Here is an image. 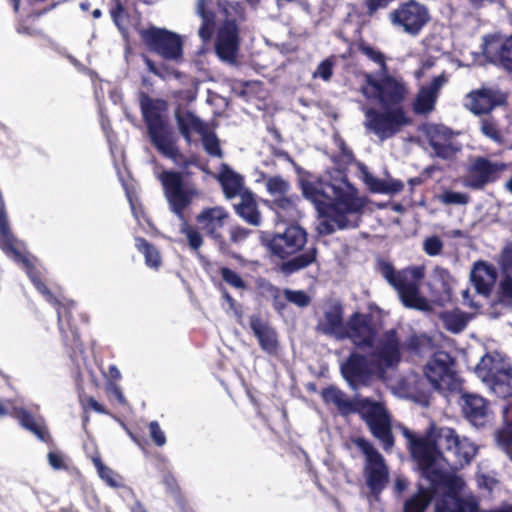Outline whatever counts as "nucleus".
<instances>
[{
  "label": "nucleus",
  "mask_w": 512,
  "mask_h": 512,
  "mask_svg": "<svg viewBox=\"0 0 512 512\" xmlns=\"http://www.w3.org/2000/svg\"><path fill=\"white\" fill-rule=\"evenodd\" d=\"M185 175L190 173L163 170L158 175V180L169 210L180 221L179 232L185 236L189 249L198 252L203 246L202 231L222 256L235 260L241 259L239 249L252 234V230L235 224L229 227L228 236H226L224 228L230 220V214L222 206L203 208L195 217L197 226L191 224L186 210L200 196V190L194 183L185 181Z\"/></svg>",
  "instance_id": "1"
},
{
  "label": "nucleus",
  "mask_w": 512,
  "mask_h": 512,
  "mask_svg": "<svg viewBox=\"0 0 512 512\" xmlns=\"http://www.w3.org/2000/svg\"><path fill=\"white\" fill-rule=\"evenodd\" d=\"M300 189L303 196L315 205L320 216L324 218L317 226L320 235H331L335 232V225L340 230L358 227L359 221H349L347 214L362 213L366 202L358 196L357 188L346 178L334 182L322 179L315 182L301 180Z\"/></svg>",
  "instance_id": "2"
},
{
  "label": "nucleus",
  "mask_w": 512,
  "mask_h": 512,
  "mask_svg": "<svg viewBox=\"0 0 512 512\" xmlns=\"http://www.w3.org/2000/svg\"><path fill=\"white\" fill-rule=\"evenodd\" d=\"M271 259H277V271L289 277L317 263L319 250L316 245L305 249L307 231L296 223L287 224L282 231H261L259 236Z\"/></svg>",
  "instance_id": "3"
},
{
  "label": "nucleus",
  "mask_w": 512,
  "mask_h": 512,
  "mask_svg": "<svg viewBox=\"0 0 512 512\" xmlns=\"http://www.w3.org/2000/svg\"><path fill=\"white\" fill-rule=\"evenodd\" d=\"M138 101L151 145L183 169L196 165V157H186L177 145V137L168 116V102L153 98L143 91L139 93Z\"/></svg>",
  "instance_id": "4"
},
{
  "label": "nucleus",
  "mask_w": 512,
  "mask_h": 512,
  "mask_svg": "<svg viewBox=\"0 0 512 512\" xmlns=\"http://www.w3.org/2000/svg\"><path fill=\"white\" fill-rule=\"evenodd\" d=\"M379 271L386 281L397 291L406 308L419 311L430 310V305L420 293L421 281L425 277L423 266H410L397 271L390 262L379 263Z\"/></svg>",
  "instance_id": "5"
},
{
  "label": "nucleus",
  "mask_w": 512,
  "mask_h": 512,
  "mask_svg": "<svg viewBox=\"0 0 512 512\" xmlns=\"http://www.w3.org/2000/svg\"><path fill=\"white\" fill-rule=\"evenodd\" d=\"M403 435L408 440V449L421 476L432 486H442L446 482V475L436 466L441 451L435 439V424H431L423 436H416L407 428L403 429Z\"/></svg>",
  "instance_id": "6"
},
{
  "label": "nucleus",
  "mask_w": 512,
  "mask_h": 512,
  "mask_svg": "<svg viewBox=\"0 0 512 512\" xmlns=\"http://www.w3.org/2000/svg\"><path fill=\"white\" fill-rule=\"evenodd\" d=\"M363 79L360 92L366 99L378 102L382 108L404 107L409 87L402 76L392 75L388 69L377 73V77L364 72Z\"/></svg>",
  "instance_id": "7"
},
{
  "label": "nucleus",
  "mask_w": 512,
  "mask_h": 512,
  "mask_svg": "<svg viewBox=\"0 0 512 512\" xmlns=\"http://www.w3.org/2000/svg\"><path fill=\"white\" fill-rule=\"evenodd\" d=\"M477 377L502 400L512 399V365L486 354L475 368Z\"/></svg>",
  "instance_id": "8"
},
{
  "label": "nucleus",
  "mask_w": 512,
  "mask_h": 512,
  "mask_svg": "<svg viewBox=\"0 0 512 512\" xmlns=\"http://www.w3.org/2000/svg\"><path fill=\"white\" fill-rule=\"evenodd\" d=\"M357 412L366 423L372 436L377 439L385 452H390L395 444L391 418L383 404L368 398L358 402Z\"/></svg>",
  "instance_id": "9"
},
{
  "label": "nucleus",
  "mask_w": 512,
  "mask_h": 512,
  "mask_svg": "<svg viewBox=\"0 0 512 512\" xmlns=\"http://www.w3.org/2000/svg\"><path fill=\"white\" fill-rule=\"evenodd\" d=\"M350 443L365 457L363 474L366 485L374 495L380 494L389 481V469L382 454L364 437H352Z\"/></svg>",
  "instance_id": "10"
},
{
  "label": "nucleus",
  "mask_w": 512,
  "mask_h": 512,
  "mask_svg": "<svg viewBox=\"0 0 512 512\" xmlns=\"http://www.w3.org/2000/svg\"><path fill=\"white\" fill-rule=\"evenodd\" d=\"M365 117L366 127L381 140L394 137L403 127L412 123L404 107L383 108L382 111L369 108Z\"/></svg>",
  "instance_id": "11"
},
{
  "label": "nucleus",
  "mask_w": 512,
  "mask_h": 512,
  "mask_svg": "<svg viewBox=\"0 0 512 512\" xmlns=\"http://www.w3.org/2000/svg\"><path fill=\"white\" fill-rule=\"evenodd\" d=\"M139 35L150 52L165 60L180 62L183 59V40L177 33L151 26L140 30Z\"/></svg>",
  "instance_id": "12"
},
{
  "label": "nucleus",
  "mask_w": 512,
  "mask_h": 512,
  "mask_svg": "<svg viewBox=\"0 0 512 512\" xmlns=\"http://www.w3.org/2000/svg\"><path fill=\"white\" fill-rule=\"evenodd\" d=\"M510 167V163L477 156L468 166L463 185L471 190H483L487 185L497 182Z\"/></svg>",
  "instance_id": "13"
},
{
  "label": "nucleus",
  "mask_w": 512,
  "mask_h": 512,
  "mask_svg": "<svg viewBox=\"0 0 512 512\" xmlns=\"http://www.w3.org/2000/svg\"><path fill=\"white\" fill-rule=\"evenodd\" d=\"M394 26L400 27L411 36H417L430 20L428 8L415 0L401 3L390 14Z\"/></svg>",
  "instance_id": "14"
},
{
  "label": "nucleus",
  "mask_w": 512,
  "mask_h": 512,
  "mask_svg": "<svg viewBox=\"0 0 512 512\" xmlns=\"http://www.w3.org/2000/svg\"><path fill=\"white\" fill-rule=\"evenodd\" d=\"M378 335V326L371 313L354 312L346 322L343 339H350L358 348H372Z\"/></svg>",
  "instance_id": "15"
},
{
  "label": "nucleus",
  "mask_w": 512,
  "mask_h": 512,
  "mask_svg": "<svg viewBox=\"0 0 512 512\" xmlns=\"http://www.w3.org/2000/svg\"><path fill=\"white\" fill-rule=\"evenodd\" d=\"M452 359L447 353L435 354L425 365L424 374L436 390H451L455 373L451 368Z\"/></svg>",
  "instance_id": "16"
},
{
  "label": "nucleus",
  "mask_w": 512,
  "mask_h": 512,
  "mask_svg": "<svg viewBox=\"0 0 512 512\" xmlns=\"http://www.w3.org/2000/svg\"><path fill=\"white\" fill-rule=\"evenodd\" d=\"M460 406L465 419L476 427H484L492 414L490 401L477 393L462 392Z\"/></svg>",
  "instance_id": "17"
},
{
  "label": "nucleus",
  "mask_w": 512,
  "mask_h": 512,
  "mask_svg": "<svg viewBox=\"0 0 512 512\" xmlns=\"http://www.w3.org/2000/svg\"><path fill=\"white\" fill-rule=\"evenodd\" d=\"M249 327L262 351L270 355L277 353L279 349L278 332L268 317L261 313L251 314Z\"/></svg>",
  "instance_id": "18"
},
{
  "label": "nucleus",
  "mask_w": 512,
  "mask_h": 512,
  "mask_svg": "<svg viewBox=\"0 0 512 512\" xmlns=\"http://www.w3.org/2000/svg\"><path fill=\"white\" fill-rule=\"evenodd\" d=\"M340 370L343 378L354 388L366 385L373 374L367 357L358 352L350 353L341 364Z\"/></svg>",
  "instance_id": "19"
},
{
  "label": "nucleus",
  "mask_w": 512,
  "mask_h": 512,
  "mask_svg": "<svg viewBox=\"0 0 512 512\" xmlns=\"http://www.w3.org/2000/svg\"><path fill=\"white\" fill-rule=\"evenodd\" d=\"M75 304H60L57 309L58 325L63 343L74 352L80 350L82 341L74 315Z\"/></svg>",
  "instance_id": "20"
},
{
  "label": "nucleus",
  "mask_w": 512,
  "mask_h": 512,
  "mask_svg": "<svg viewBox=\"0 0 512 512\" xmlns=\"http://www.w3.org/2000/svg\"><path fill=\"white\" fill-rule=\"evenodd\" d=\"M398 332L392 328L386 330L378 341L375 349V356L379 362L387 368L395 367L401 362L402 354Z\"/></svg>",
  "instance_id": "21"
},
{
  "label": "nucleus",
  "mask_w": 512,
  "mask_h": 512,
  "mask_svg": "<svg viewBox=\"0 0 512 512\" xmlns=\"http://www.w3.org/2000/svg\"><path fill=\"white\" fill-rule=\"evenodd\" d=\"M466 107L475 115L489 114L505 102L503 95L491 88L473 90L467 95Z\"/></svg>",
  "instance_id": "22"
},
{
  "label": "nucleus",
  "mask_w": 512,
  "mask_h": 512,
  "mask_svg": "<svg viewBox=\"0 0 512 512\" xmlns=\"http://www.w3.org/2000/svg\"><path fill=\"white\" fill-rule=\"evenodd\" d=\"M344 310L340 302H334L325 309L323 318L316 325V331L342 340L345 331Z\"/></svg>",
  "instance_id": "23"
},
{
  "label": "nucleus",
  "mask_w": 512,
  "mask_h": 512,
  "mask_svg": "<svg viewBox=\"0 0 512 512\" xmlns=\"http://www.w3.org/2000/svg\"><path fill=\"white\" fill-rule=\"evenodd\" d=\"M483 53L490 63L512 74V34L500 43L487 42Z\"/></svg>",
  "instance_id": "24"
},
{
  "label": "nucleus",
  "mask_w": 512,
  "mask_h": 512,
  "mask_svg": "<svg viewBox=\"0 0 512 512\" xmlns=\"http://www.w3.org/2000/svg\"><path fill=\"white\" fill-rule=\"evenodd\" d=\"M9 416L17 420L21 427L34 434L39 440L46 443L51 441L43 418H36L29 410L21 406H13Z\"/></svg>",
  "instance_id": "25"
},
{
  "label": "nucleus",
  "mask_w": 512,
  "mask_h": 512,
  "mask_svg": "<svg viewBox=\"0 0 512 512\" xmlns=\"http://www.w3.org/2000/svg\"><path fill=\"white\" fill-rule=\"evenodd\" d=\"M239 45L238 28L235 23H228L218 32L215 50L220 59L234 61Z\"/></svg>",
  "instance_id": "26"
},
{
  "label": "nucleus",
  "mask_w": 512,
  "mask_h": 512,
  "mask_svg": "<svg viewBox=\"0 0 512 512\" xmlns=\"http://www.w3.org/2000/svg\"><path fill=\"white\" fill-rule=\"evenodd\" d=\"M299 200V196L287 194L272 200H265L264 203L276 214L278 220L289 224L296 222L301 216L298 209Z\"/></svg>",
  "instance_id": "27"
},
{
  "label": "nucleus",
  "mask_w": 512,
  "mask_h": 512,
  "mask_svg": "<svg viewBox=\"0 0 512 512\" xmlns=\"http://www.w3.org/2000/svg\"><path fill=\"white\" fill-rule=\"evenodd\" d=\"M496 277L495 268L485 261L475 262L470 273V281L476 292L485 296L491 293Z\"/></svg>",
  "instance_id": "28"
},
{
  "label": "nucleus",
  "mask_w": 512,
  "mask_h": 512,
  "mask_svg": "<svg viewBox=\"0 0 512 512\" xmlns=\"http://www.w3.org/2000/svg\"><path fill=\"white\" fill-rule=\"evenodd\" d=\"M217 180L221 185L225 198L229 200L237 196L241 197L245 190H249L244 187V177L227 164H222Z\"/></svg>",
  "instance_id": "29"
},
{
  "label": "nucleus",
  "mask_w": 512,
  "mask_h": 512,
  "mask_svg": "<svg viewBox=\"0 0 512 512\" xmlns=\"http://www.w3.org/2000/svg\"><path fill=\"white\" fill-rule=\"evenodd\" d=\"M490 314L499 317L506 312H512V275H502L498 283L495 299L490 305Z\"/></svg>",
  "instance_id": "30"
},
{
  "label": "nucleus",
  "mask_w": 512,
  "mask_h": 512,
  "mask_svg": "<svg viewBox=\"0 0 512 512\" xmlns=\"http://www.w3.org/2000/svg\"><path fill=\"white\" fill-rule=\"evenodd\" d=\"M235 213L247 224L258 227L262 222L256 195L251 190H245L239 203L234 205Z\"/></svg>",
  "instance_id": "31"
},
{
  "label": "nucleus",
  "mask_w": 512,
  "mask_h": 512,
  "mask_svg": "<svg viewBox=\"0 0 512 512\" xmlns=\"http://www.w3.org/2000/svg\"><path fill=\"white\" fill-rule=\"evenodd\" d=\"M175 120L179 133L188 143L191 142L193 133L201 135L207 129L206 123L190 110H176Z\"/></svg>",
  "instance_id": "32"
},
{
  "label": "nucleus",
  "mask_w": 512,
  "mask_h": 512,
  "mask_svg": "<svg viewBox=\"0 0 512 512\" xmlns=\"http://www.w3.org/2000/svg\"><path fill=\"white\" fill-rule=\"evenodd\" d=\"M16 239L10 230L3 199H0V249L11 255L16 261L21 260L24 255L15 245Z\"/></svg>",
  "instance_id": "33"
},
{
  "label": "nucleus",
  "mask_w": 512,
  "mask_h": 512,
  "mask_svg": "<svg viewBox=\"0 0 512 512\" xmlns=\"http://www.w3.org/2000/svg\"><path fill=\"white\" fill-rule=\"evenodd\" d=\"M438 487L431 484L429 487L419 485L417 492L405 500L403 512H425Z\"/></svg>",
  "instance_id": "34"
},
{
  "label": "nucleus",
  "mask_w": 512,
  "mask_h": 512,
  "mask_svg": "<svg viewBox=\"0 0 512 512\" xmlns=\"http://www.w3.org/2000/svg\"><path fill=\"white\" fill-rule=\"evenodd\" d=\"M435 439L438 449H444L459 456L462 451V442L455 429L450 427H435Z\"/></svg>",
  "instance_id": "35"
},
{
  "label": "nucleus",
  "mask_w": 512,
  "mask_h": 512,
  "mask_svg": "<svg viewBox=\"0 0 512 512\" xmlns=\"http://www.w3.org/2000/svg\"><path fill=\"white\" fill-rule=\"evenodd\" d=\"M322 398L326 403H333L342 415L357 412L358 406L347 398L346 394L334 386H329L322 391Z\"/></svg>",
  "instance_id": "36"
},
{
  "label": "nucleus",
  "mask_w": 512,
  "mask_h": 512,
  "mask_svg": "<svg viewBox=\"0 0 512 512\" xmlns=\"http://www.w3.org/2000/svg\"><path fill=\"white\" fill-rule=\"evenodd\" d=\"M135 247L143 254L145 264L151 269L159 270L162 266V257L158 248L144 237L135 238Z\"/></svg>",
  "instance_id": "37"
},
{
  "label": "nucleus",
  "mask_w": 512,
  "mask_h": 512,
  "mask_svg": "<svg viewBox=\"0 0 512 512\" xmlns=\"http://www.w3.org/2000/svg\"><path fill=\"white\" fill-rule=\"evenodd\" d=\"M453 281L454 279L448 269L440 266L434 268L432 273V286L440 296L450 299Z\"/></svg>",
  "instance_id": "38"
},
{
  "label": "nucleus",
  "mask_w": 512,
  "mask_h": 512,
  "mask_svg": "<svg viewBox=\"0 0 512 512\" xmlns=\"http://www.w3.org/2000/svg\"><path fill=\"white\" fill-rule=\"evenodd\" d=\"M433 349L432 338L425 334H413L406 339L403 350L416 356H424Z\"/></svg>",
  "instance_id": "39"
},
{
  "label": "nucleus",
  "mask_w": 512,
  "mask_h": 512,
  "mask_svg": "<svg viewBox=\"0 0 512 512\" xmlns=\"http://www.w3.org/2000/svg\"><path fill=\"white\" fill-rule=\"evenodd\" d=\"M18 262L22 263L27 276L29 277L37 291L44 296H51V291L46 285L41 271L35 267L31 260L27 256H25Z\"/></svg>",
  "instance_id": "40"
},
{
  "label": "nucleus",
  "mask_w": 512,
  "mask_h": 512,
  "mask_svg": "<svg viewBox=\"0 0 512 512\" xmlns=\"http://www.w3.org/2000/svg\"><path fill=\"white\" fill-rule=\"evenodd\" d=\"M441 319L444 327L455 334L462 332L469 322L467 314L458 310L443 313Z\"/></svg>",
  "instance_id": "41"
},
{
  "label": "nucleus",
  "mask_w": 512,
  "mask_h": 512,
  "mask_svg": "<svg viewBox=\"0 0 512 512\" xmlns=\"http://www.w3.org/2000/svg\"><path fill=\"white\" fill-rule=\"evenodd\" d=\"M436 101V96L432 95L423 87H421L413 101V111L418 115L429 114L434 110Z\"/></svg>",
  "instance_id": "42"
},
{
  "label": "nucleus",
  "mask_w": 512,
  "mask_h": 512,
  "mask_svg": "<svg viewBox=\"0 0 512 512\" xmlns=\"http://www.w3.org/2000/svg\"><path fill=\"white\" fill-rule=\"evenodd\" d=\"M356 47L360 53L365 55L369 60L373 61L379 66L378 73L385 72L389 69L386 63V57L381 51L375 49L364 40L358 41L356 43Z\"/></svg>",
  "instance_id": "43"
},
{
  "label": "nucleus",
  "mask_w": 512,
  "mask_h": 512,
  "mask_svg": "<svg viewBox=\"0 0 512 512\" xmlns=\"http://www.w3.org/2000/svg\"><path fill=\"white\" fill-rule=\"evenodd\" d=\"M92 461L101 480H103L108 486L112 488L121 486V481H123L121 475L116 473L110 467L106 466L100 457H94Z\"/></svg>",
  "instance_id": "44"
},
{
  "label": "nucleus",
  "mask_w": 512,
  "mask_h": 512,
  "mask_svg": "<svg viewBox=\"0 0 512 512\" xmlns=\"http://www.w3.org/2000/svg\"><path fill=\"white\" fill-rule=\"evenodd\" d=\"M262 295L269 297L272 300V306L278 313H282L286 309V299L283 291L270 282H265L261 285Z\"/></svg>",
  "instance_id": "45"
},
{
  "label": "nucleus",
  "mask_w": 512,
  "mask_h": 512,
  "mask_svg": "<svg viewBox=\"0 0 512 512\" xmlns=\"http://www.w3.org/2000/svg\"><path fill=\"white\" fill-rule=\"evenodd\" d=\"M265 186L273 198L285 196L291 189L290 183L280 175L268 177Z\"/></svg>",
  "instance_id": "46"
},
{
  "label": "nucleus",
  "mask_w": 512,
  "mask_h": 512,
  "mask_svg": "<svg viewBox=\"0 0 512 512\" xmlns=\"http://www.w3.org/2000/svg\"><path fill=\"white\" fill-rule=\"evenodd\" d=\"M339 153L333 156V162L340 171H345L355 162L353 151L348 147L344 140H340Z\"/></svg>",
  "instance_id": "47"
},
{
  "label": "nucleus",
  "mask_w": 512,
  "mask_h": 512,
  "mask_svg": "<svg viewBox=\"0 0 512 512\" xmlns=\"http://www.w3.org/2000/svg\"><path fill=\"white\" fill-rule=\"evenodd\" d=\"M202 145L205 152L212 157H223V152L220 147V141L214 132H209L207 129L201 135Z\"/></svg>",
  "instance_id": "48"
},
{
  "label": "nucleus",
  "mask_w": 512,
  "mask_h": 512,
  "mask_svg": "<svg viewBox=\"0 0 512 512\" xmlns=\"http://www.w3.org/2000/svg\"><path fill=\"white\" fill-rule=\"evenodd\" d=\"M480 130L481 132L491 140L502 143L503 142V134L498 127L497 121L489 116L481 119L480 121Z\"/></svg>",
  "instance_id": "49"
},
{
  "label": "nucleus",
  "mask_w": 512,
  "mask_h": 512,
  "mask_svg": "<svg viewBox=\"0 0 512 512\" xmlns=\"http://www.w3.org/2000/svg\"><path fill=\"white\" fill-rule=\"evenodd\" d=\"M219 273L222 280L231 288L236 290H245L247 288V284L242 276L231 268L222 266L219 269Z\"/></svg>",
  "instance_id": "50"
},
{
  "label": "nucleus",
  "mask_w": 512,
  "mask_h": 512,
  "mask_svg": "<svg viewBox=\"0 0 512 512\" xmlns=\"http://www.w3.org/2000/svg\"><path fill=\"white\" fill-rule=\"evenodd\" d=\"M439 201L445 205H466L470 202V196L467 193L445 190L439 195Z\"/></svg>",
  "instance_id": "51"
},
{
  "label": "nucleus",
  "mask_w": 512,
  "mask_h": 512,
  "mask_svg": "<svg viewBox=\"0 0 512 512\" xmlns=\"http://www.w3.org/2000/svg\"><path fill=\"white\" fill-rule=\"evenodd\" d=\"M429 144L435 155L444 160L452 159L458 152V149H456L452 143H443L432 138L430 139Z\"/></svg>",
  "instance_id": "52"
},
{
  "label": "nucleus",
  "mask_w": 512,
  "mask_h": 512,
  "mask_svg": "<svg viewBox=\"0 0 512 512\" xmlns=\"http://www.w3.org/2000/svg\"><path fill=\"white\" fill-rule=\"evenodd\" d=\"M283 294L288 302L293 303L298 307H307L311 302L310 296L303 290H291L285 288L283 290Z\"/></svg>",
  "instance_id": "53"
},
{
  "label": "nucleus",
  "mask_w": 512,
  "mask_h": 512,
  "mask_svg": "<svg viewBox=\"0 0 512 512\" xmlns=\"http://www.w3.org/2000/svg\"><path fill=\"white\" fill-rule=\"evenodd\" d=\"M498 264L503 275H512V242H509L501 250Z\"/></svg>",
  "instance_id": "54"
},
{
  "label": "nucleus",
  "mask_w": 512,
  "mask_h": 512,
  "mask_svg": "<svg viewBox=\"0 0 512 512\" xmlns=\"http://www.w3.org/2000/svg\"><path fill=\"white\" fill-rule=\"evenodd\" d=\"M443 247V241L436 235L426 237L423 242L424 252L431 257L441 254Z\"/></svg>",
  "instance_id": "55"
},
{
  "label": "nucleus",
  "mask_w": 512,
  "mask_h": 512,
  "mask_svg": "<svg viewBox=\"0 0 512 512\" xmlns=\"http://www.w3.org/2000/svg\"><path fill=\"white\" fill-rule=\"evenodd\" d=\"M363 180L370 192L383 194L385 180L375 177L365 166H363Z\"/></svg>",
  "instance_id": "56"
},
{
  "label": "nucleus",
  "mask_w": 512,
  "mask_h": 512,
  "mask_svg": "<svg viewBox=\"0 0 512 512\" xmlns=\"http://www.w3.org/2000/svg\"><path fill=\"white\" fill-rule=\"evenodd\" d=\"M163 484L166 487L167 493L170 494L174 500L183 495L181 488L177 482V479L171 472H167L164 474Z\"/></svg>",
  "instance_id": "57"
},
{
  "label": "nucleus",
  "mask_w": 512,
  "mask_h": 512,
  "mask_svg": "<svg viewBox=\"0 0 512 512\" xmlns=\"http://www.w3.org/2000/svg\"><path fill=\"white\" fill-rule=\"evenodd\" d=\"M334 63L330 59H325L320 62L313 73V78H321L324 81H329L333 75Z\"/></svg>",
  "instance_id": "58"
},
{
  "label": "nucleus",
  "mask_w": 512,
  "mask_h": 512,
  "mask_svg": "<svg viewBox=\"0 0 512 512\" xmlns=\"http://www.w3.org/2000/svg\"><path fill=\"white\" fill-rule=\"evenodd\" d=\"M202 24L199 28L198 34L203 42H207L212 38L214 33V21L212 18H209L204 11H202Z\"/></svg>",
  "instance_id": "59"
},
{
  "label": "nucleus",
  "mask_w": 512,
  "mask_h": 512,
  "mask_svg": "<svg viewBox=\"0 0 512 512\" xmlns=\"http://www.w3.org/2000/svg\"><path fill=\"white\" fill-rule=\"evenodd\" d=\"M149 433L153 443L156 446L162 447L165 445L166 436L157 421H151L149 423Z\"/></svg>",
  "instance_id": "60"
},
{
  "label": "nucleus",
  "mask_w": 512,
  "mask_h": 512,
  "mask_svg": "<svg viewBox=\"0 0 512 512\" xmlns=\"http://www.w3.org/2000/svg\"><path fill=\"white\" fill-rule=\"evenodd\" d=\"M496 439L502 450L512 447V427L505 425L497 432Z\"/></svg>",
  "instance_id": "61"
},
{
  "label": "nucleus",
  "mask_w": 512,
  "mask_h": 512,
  "mask_svg": "<svg viewBox=\"0 0 512 512\" xmlns=\"http://www.w3.org/2000/svg\"><path fill=\"white\" fill-rule=\"evenodd\" d=\"M455 512H479V506L475 501L457 498L454 502Z\"/></svg>",
  "instance_id": "62"
},
{
  "label": "nucleus",
  "mask_w": 512,
  "mask_h": 512,
  "mask_svg": "<svg viewBox=\"0 0 512 512\" xmlns=\"http://www.w3.org/2000/svg\"><path fill=\"white\" fill-rule=\"evenodd\" d=\"M447 82L446 76L443 74L435 76L429 85L423 86V88L438 98V94L442 86Z\"/></svg>",
  "instance_id": "63"
},
{
  "label": "nucleus",
  "mask_w": 512,
  "mask_h": 512,
  "mask_svg": "<svg viewBox=\"0 0 512 512\" xmlns=\"http://www.w3.org/2000/svg\"><path fill=\"white\" fill-rule=\"evenodd\" d=\"M110 15L116 26L120 27L126 13L125 7L120 0H116L112 8L110 9Z\"/></svg>",
  "instance_id": "64"
}]
</instances>
